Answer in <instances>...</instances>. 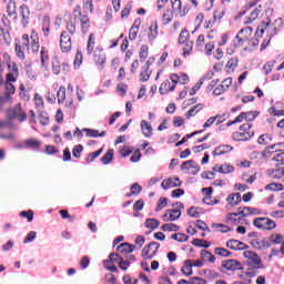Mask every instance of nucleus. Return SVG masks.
Wrapping results in <instances>:
<instances>
[{
  "instance_id": "nucleus-62",
  "label": "nucleus",
  "mask_w": 284,
  "mask_h": 284,
  "mask_svg": "<svg viewBox=\"0 0 284 284\" xmlns=\"http://www.w3.org/2000/svg\"><path fill=\"white\" fill-rule=\"evenodd\" d=\"M58 103H63L65 101V88L60 87L57 92Z\"/></svg>"
},
{
  "instance_id": "nucleus-55",
  "label": "nucleus",
  "mask_w": 284,
  "mask_h": 284,
  "mask_svg": "<svg viewBox=\"0 0 284 284\" xmlns=\"http://www.w3.org/2000/svg\"><path fill=\"white\" fill-rule=\"evenodd\" d=\"M52 72L53 74H61V61H59V58L53 59Z\"/></svg>"
},
{
  "instance_id": "nucleus-17",
  "label": "nucleus",
  "mask_w": 284,
  "mask_h": 284,
  "mask_svg": "<svg viewBox=\"0 0 284 284\" xmlns=\"http://www.w3.org/2000/svg\"><path fill=\"white\" fill-rule=\"evenodd\" d=\"M20 16L22 17L21 23L26 28L30 23V8L27 4L20 7Z\"/></svg>"
},
{
  "instance_id": "nucleus-26",
  "label": "nucleus",
  "mask_w": 284,
  "mask_h": 284,
  "mask_svg": "<svg viewBox=\"0 0 284 284\" xmlns=\"http://www.w3.org/2000/svg\"><path fill=\"white\" fill-rule=\"evenodd\" d=\"M79 17L81 22L82 33L87 34L88 30H90V19L88 18V16H81V12H79Z\"/></svg>"
},
{
  "instance_id": "nucleus-31",
  "label": "nucleus",
  "mask_w": 284,
  "mask_h": 284,
  "mask_svg": "<svg viewBox=\"0 0 284 284\" xmlns=\"http://www.w3.org/2000/svg\"><path fill=\"white\" fill-rule=\"evenodd\" d=\"M150 77H152V71L148 69V67H142V71L140 73V81L142 83H145L146 81H150Z\"/></svg>"
},
{
  "instance_id": "nucleus-10",
  "label": "nucleus",
  "mask_w": 284,
  "mask_h": 284,
  "mask_svg": "<svg viewBox=\"0 0 284 284\" xmlns=\"http://www.w3.org/2000/svg\"><path fill=\"white\" fill-rule=\"evenodd\" d=\"M162 219L165 223H170L173 221H179L181 219V210L176 209H169L166 212L162 215Z\"/></svg>"
},
{
  "instance_id": "nucleus-11",
  "label": "nucleus",
  "mask_w": 284,
  "mask_h": 284,
  "mask_svg": "<svg viewBox=\"0 0 284 284\" xmlns=\"http://www.w3.org/2000/svg\"><path fill=\"white\" fill-rule=\"evenodd\" d=\"M222 267L229 272H236V270H243V264L237 260H226L222 262Z\"/></svg>"
},
{
  "instance_id": "nucleus-45",
  "label": "nucleus",
  "mask_w": 284,
  "mask_h": 284,
  "mask_svg": "<svg viewBox=\"0 0 284 284\" xmlns=\"http://www.w3.org/2000/svg\"><path fill=\"white\" fill-rule=\"evenodd\" d=\"M31 40L32 52H39V38H37V33L34 31L31 33Z\"/></svg>"
},
{
  "instance_id": "nucleus-23",
  "label": "nucleus",
  "mask_w": 284,
  "mask_h": 284,
  "mask_svg": "<svg viewBox=\"0 0 284 284\" xmlns=\"http://www.w3.org/2000/svg\"><path fill=\"white\" fill-rule=\"evenodd\" d=\"M192 263H194V260L184 261V265L181 268V272L184 274V276H192V274H194V271H192Z\"/></svg>"
},
{
  "instance_id": "nucleus-27",
  "label": "nucleus",
  "mask_w": 284,
  "mask_h": 284,
  "mask_svg": "<svg viewBox=\"0 0 284 284\" xmlns=\"http://www.w3.org/2000/svg\"><path fill=\"white\" fill-rule=\"evenodd\" d=\"M7 14L8 17H14V19H17V2H14V0H9L7 4Z\"/></svg>"
},
{
  "instance_id": "nucleus-3",
  "label": "nucleus",
  "mask_w": 284,
  "mask_h": 284,
  "mask_svg": "<svg viewBox=\"0 0 284 284\" xmlns=\"http://www.w3.org/2000/svg\"><path fill=\"white\" fill-rule=\"evenodd\" d=\"M284 143H275L266 146L264 150V154H273L272 160L280 163V165L284 166Z\"/></svg>"
},
{
  "instance_id": "nucleus-8",
  "label": "nucleus",
  "mask_w": 284,
  "mask_h": 284,
  "mask_svg": "<svg viewBox=\"0 0 284 284\" xmlns=\"http://www.w3.org/2000/svg\"><path fill=\"white\" fill-rule=\"evenodd\" d=\"M122 258L123 257H121V255H119V253H110L109 260H104L103 265H104L105 270H108L109 272H118L119 270L116 268V265H114V263H116L119 265L120 261Z\"/></svg>"
},
{
  "instance_id": "nucleus-14",
  "label": "nucleus",
  "mask_w": 284,
  "mask_h": 284,
  "mask_svg": "<svg viewBox=\"0 0 284 284\" xmlns=\"http://www.w3.org/2000/svg\"><path fill=\"white\" fill-rule=\"evenodd\" d=\"M93 61L95 64L100 65V68H103L105 65L106 57L105 53H103V48H97L94 50Z\"/></svg>"
},
{
  "instance_id": "nucleus-41",
  "label": "nucleus",
  "mask_w": 284,
  "mask_h": 284,
  "mask_svg": "<svg viewBox=\"0 0 284 284\" xmlns=\"http://www.w3.org/2000/svg\"><path fill=\"white\" fill-rule=\"evenodd\" d=\"M201 256H202V258H204L205 261H209V263H215V262H216V256H214V255L212 254V252H210V251H207V250H202Z\"/></svg>"
},
{
  "instance_id": "nucleus-47",
  "label": "nucleus",
  "mask_w": 284,
  "mask_h": 284,
  "mask_svg": "<svg viewBox=\"0 0 284 284\" xmlns=\"http://www.w3.org/2000/svg\"><path fill=\"white\" fill-rule=\"evenodd\" d=\"M26 143L27 148H30V150H39V148H41V141L39 140L29 139Z\"/></svg>"
},
{
  "instance_id": "nucleus-18",
  "label": "nucleus",
  "mask_w": 284,
  "mask_h": 284,
  "mask_svg": "<svg viewBox=\"0 0 284 284\" xmlns=\"http://www.w3.org/2000/svg\"><path fill=\"white\" fill-rule=\"evenodd\" d=\"M233 150H234V148H232V145L223 144V145L216 146L214 149V151L212 152V154L214 156H223V154H227V153L232 152Z\"/></svg>"
},
{
  "instance_id": "nucleus-13",
  "label": "nucleus",
  "mask_w": 284,
  "mask_h": 284,
  "mask_svg": "<svg viewBox=\"0 0 284 284\" xmlns=\"http://www.w3.org/2000/svg\"><path fill=\"white\" fill-rule=\"evenodd\" d=\"M181 185H183V182L179 178H169L161 183V187L164 190H170V187H181Z\"/></svg>"
},
{
  "instance_id": "nucleus-39",
  "label": "nucleus",
  "mask_w": 284,
  "mask_h": 284,
  "mask_svg": "<svg viewBox=\"0 0 284 284\" xmlns=\"http://www.w3.org/2000/svg\"><path fill=\"white\" fill-rule=\"evenodd\" d=\"M40 60H41V65L42 68H45L48 64V61H50V55L48 54V51L45 48L42 47L40 51Z\"/></svg>"
},
{
  "instance_id": "nucleus-49",
  "label": "nucleus",
  "mask_w": 284,
  "mask_h": 284,
  "mask_svg": "<svg viewBox=\"0 0 284 284\" xmlns=\"http://www.w3.org/2000/svg\"><path fill=\"white\" fill-rule=\"evenodd\" d=\"M245 41H247V40L240 33H237L233 40V45H234V48H241V47H243Z\"/></svg>"
},
{
  "instance_id": "nucleus-33",
  "label": "nucleus",
  "mask_w": 284,
  "mask_h": 284,
  "mask_svg": "<svg viewBox=\"0 0 284 284\" xmlns=\"http://www.w3.org/2000/svg\"><path fill=\"white\" fill-rule=\"evenodd\" d=\"M13 73L7 74V83H16L17 77H19V68H17V64L12 67Z\"/></svg>"
},
{
  "instance_id": "nucleus-24",
  "label": "nucleus",
  "mask_w": 284,
  "mask_h": 284,
  "mask_svg": "<svg viewBox=\"0 0 284 284\" xmlns=\"http://www.w3.org/2000/svg\"><path fill=\"white\" fill-rule=\"evenodd\" d=\"M261 12H263V7L258 6L257 8H255L251 13L250 17L246 18L245 23L250 24L252 23V21H256V19H258V14H261Z\"/></svg>"
},
{
  "instance_id": "nucleus-36",
  "label": "nucleus",
  "mask_w": 284,
  "mask_h": 284,
  "mask_svg": "<svg viewBox=\"0 0 284 284\" xmlns=\"http://www.w3.org/2000/svg\"><path fill=\"white\" fill-rule=\"evenodd\" d=\"M161 225V222L156 219H146L145 227L148 230H156Z\"/></svg>"
},
{
  "instance_id": "nucleus-58",
  "label": "nucleus",
  "mask_w": 284,
  "mask_h": 284,
  "mask_svg": "<svg viewBox=\"0 0 284 284\" xmlns=\"http://www.w3.org/2000/svg\"><path fill=\"white\" fill-rule=\"evenodd\" d=\"M4 88H6L4 97H10V95L14 94V92L17 91V89L13 87L12 82H6Z\"/></svg>"
},
{
  "instance_id": "nucleus-30",
  "label": "nucleus",
  "mask_w": 284,
  "mask_h": 284,
  "mask_svg": "<svg viewBox=\"0 0 284 284\" xmlns=\"http://www.w3.org/2000/svg\"><path fill=\"white\" fill-rule=\"evenodd\" d=\"M203 274L205 276V278H207L209 281H215V278H221V274H219V272L214 271V270H203Z\"/></svg>"
},
{
  "instance_id": "nucleus-60",
  "label": "nucleus",
  "mask_w": 284,
  "mask_h": 284,
  "mask_svg": "<svg viewBox=\"0 0 284 284\" xmlns=\"http://www.w3.org/2000/svg\"><path fill=\"white\" fill-rule=\"evenodd\" d=\"M194 225H195V227H197V230H202V232H211L207 224L205 222H203V220L195 221Z\"/></svg>"
},
{
  "instance_id": "nucleus-63",
  "label": "nucleus",
  "mask_w": 284,
  "mask_h": 284,
  "mask_svg": "<svg viewBox=\"0 0 284 284\" xmlns=\"http://www.w3.org/2000/svg\"><path fill=\"white\" fill-rule=\"evenodd\" d=\"M148 50L149 47L143 44L140 49V61L141 63H143V61H145L148 59Z\"/></svg>"
},
{
  "instance_id": "nucleus-2",
  "label": "nucleus",
  "mask_w": 284,
  "mask_h": 284,
  "mask_svg": "<svg viewBox=\"0 0 284 284\" xmlns=\"http://www.w3.org/2000/svg\"><path fill=\"white\" fill-rule=\"evenodd\" d=\"M252 123H244L240 125V131L232 134L233 141H251L254 138V130Z\"/></svg>"
},
{
  "instance_id": "nucleus-46",
  "label": "nucleus",
  "mask_w": 284,
  "mask_h": 284,
  "mask_svg": "<svg viewBox=\"0 0 284 284\" xmlns=\"http://www.w3.org/2000/svg\"><path fill=\"white\" fill-rule=\"evenodd\" d=\"M183 57H190L192 50L194 49V42L190 41L183 43Z\"/></svg>"
},
{
  "instance_id": "nucleus-48",
  "label": "nucleus",
  "mask_w": 284,
  "mask_h": 284,
  "mask_svg": "<svg viewBox=\"0 0 284 284\" xmlns=\"http://www.w3.org/2000/svg\"><path fill=\"white\" fill-rule=\"evenodd\" d=\"M213 192H214V189L212 186L202 189V193L204 194L203 203H207V201H210V199H212Z\"/></svg>"
},
{
  "instance_id": "nucleus-44",
  "label": "nucleus",
  "mask_w": 284,
  "mask_h": 284,
  "mask_svg": "<svg viewBox=\"0 0 284 284\" xmlns=\"http://www.w3.org/2000/svg\"><path fill=\"white\" fill-rule=\"evenodd\" d=\"M214 254H216L217 256H223L224 258H226L227 256H232V252L224 247H215Z\"/></svg>"
},
{
  "instance_id": "nucleus-56",
  "label": "nucleus",
  "mask_w": 284,
  "mask_h": 284,
  "mask_svg": "<svg viewBox=\"0 0 284 284\" xmlns=\"http://www.w3.org/2000/svg\"><path fill=\"white\" fill-rule=\"evenodd\" d=\"M241 37H243L246 41L252 37L253 29L252 27H245L241 29L240 31Z\"/></svg>"
},
{
  "instance_id": "nucleus-40",
  "label": "nucleus",
  "mask_w": 284,
  "mask_h": 284,
  "mask_svg": "<svg viewBox=\"0 0 284 284\" xmlns=\"http://www.w3.org/2000/svg\"><path fill=\"white\" fill-rule=\"evenodd\" d=\"M283 235L281 234H272L268 239V243L271 245H281L283 243Z\"/></svg>"
},
{
  "instance_id": "nucleus-50",
  "label": "nucleus",
  "mask_w": 284,
  "mask_h": 284,
  "mask_svg": "<svg viewBox=\"0 0 284 284\" xmlns=\"http://www.w3.org/2000/svg\"><path fill=\"white\" fill-rule=\"evenodd\" d=\"M20 216L22 219H27L29 223H32V221H34V212L32 210L21 211Z\"/></svg>"
},
{
  "instance_id": "nucleus-22",
  "label": "nucleus",
  "mask_w": 284,
  "mask_h": 284,
  "mask_svg": "<svg viewBox=\"0 0 284 284\" xmlns=\"http://www.w3.org/2000/svg\"><path fill=\"white\" fill-rule=\"evenodd\" d=\"M140 128L145 139H150V136H152V124H149L148 121L142 120L140 123Z\"/></svg>"
},
{
  "instance_id": "nucleus-1",
  "label": "nucleus",
  "mask_w": 284,
  "mask_h": 284,
  "mask_svg": "<svg viewBox=\"0 0 284 284\" xmlns=\"http://www.w3.org/2000/svg\"><path fill=\"white\" fill-rule=\"evenodd\" d=\"M266 33L267 41H263L261 45V50H265L270 42L272 41V37H276L278 34L277 28L273 26V23L267 19V21H262L255 31V37L260 39L263 34Z\"/></svg>"
},
{
  "instance_id": "nucleus-12",
  "label": "nucleus",
  "mask_w": 284,
  "mask_h": 284,
  "mask_svg": "<svg viewBox=\"0 0 284 284\" xmlns=\"http://www.w3.org/2000/svg\"><path fill=\"white\" fill-rule=\"evenodd\" d=\"M267 175L270 179H275L277 181H281L282 179L284 181V166L276 165L274 169H268Z\"/></svg>"
},
{
  "instance_id": "nucleus-37",
  "label": "nucleus",
  "mask_w": 284,
  "mask_h": 284,
  "mask_svg": "<svg viewBox=\"0 0 284 284\" xmlns=\"http://www.w3.org/2000/svg\"><path fill=\"white\" fill-rule=\"evenodd\" d=\"M171 239L173 241H178V243H186L190 236H187L185 233H174L171 235Z\"/></svg>"
},
{
  "instance_id": "nucleus-21",
  "label": "nucleus",
  "mask_w": 284,
  "mask_h": 284,
  "mask_svg": "<svg viewBox=\"0 0 284 284\" xmlns=\"http://www.w3.org/2000/svg\"><path fill=\"white\" fill-rule=\"evenodd\" d=\"M82 132H85L89 139H99L108 134V132L105 131H102L101 133H99V130H94V129H83Z\"/></svg>"
},
{
  "instance_id": "nucleus-34",
  "label": "nucleus",
  "mask_w": 284,
  "mask_h": 284,
  "mask_svg": "<svg viewBox=\"0 0 284 284\" xmlns=\"http://www.w3.org/2000/svg\"><path fill=\"white\" fill-rule=\"evenodd\" d=\"M239 214L236 213H227L226 214V223H232V225H239L241 223L242 219L236 217Z\"/></svg>"
},
{
  "instance_id": "nucleus-9",
  "label": "nucleus",
  "mask_w": 284,
  "mask_h": 284,
  "mask_svg": "<svg viewBox=\"0 0 284 284\" xmlns=\"http://www.w3.org/2000/svg\"><path fill=\"white\" fill-rule=\"evenodd\" d=\"M60 48L62 52H70L72 50V37L68 31H62L60 34Z\"/></svg>"
},
{
  "instance_id": "nucleus-29",
  "label": "nucleus",
  "mask_w": 284,
  "mask_h": 284,
  "mask_svg": "<svg viewBox=\"0 0 284 284\" xmlns=\"http://www.w3.org/2000/svg\"><path fill=\"white\" fill-rule=\"evenodd\" d=\"M226 201H227L229 205H232V207L239 205V203H241V193H233V194L229 195Z\"/></svg>"
},
{
  "instance_id": "nucleus-5",
  "label": "nucleus",
  "mask_w": 284,
  "mask_h": 284,
  "mask_svg": "<svg viewBox=\"0 0 284 284\" xmlns=\"http://www.w3.org/2000/svg\"><path fill=\"white\" fill-rule=\"evenodd\" d=\"M244 258H247L248 265L254 267V270H265V265L263 264V260L261 256L253 251H244L243 253Z\"/></svg>"
},
{
  "instance_id": "nucleus-52",
  "label": "nucleus",
  "mask_w": 284,
  "mask_h": 284,
  "mask_svg": "<svg viewBox=\"0 0 284 284\" xmlns=\"http://www.w3.org/2000/svg\"><path fill=\"white\" fill-rule=\"evenodd\" d=\"M173 17H174V13L171 10H166V12L163 13L162 16L163 26H168V23L172 21Z\"/></svg>"
},
{
  "instance_id": "nucleus-35",
  "label": "nucleus",
  "mask_w": 284,
  "mask_h": 284,
  "mask_svg": "<svg viewBox=\"0 0 284 284\" xmlns=\"http://www.w3.org/2000/svg\"><path fill=\"white\" fill-rule=\"evenodd\" d=\"M201 110H203V104L194 105L192 109H190L186 112V119H192V116H196V114H199V112H201Z\"/></svg>"
},
{
  "instance_id": "nucleus-38",
  "label": "nucleus",
  "mask_w": 284,
  "mask_h": 284,
  "mask_svg": "<svg viewBox=\"0 0 284 284\" xmlns=\"http://www.w3.org/2000/svg\"><path fill=\"white\" fill-rule=\"evenodd\" d=\"M162 232H179L181 227L174 223H166L161 226Z\"/></svg>"
},
{
  "instance_id": "nucleus-4",
  "label": "nucleus",
  "mask_w": 284,
  "mask_h": 284,
  "mask_svg": "<svg viewBox=\"0 0 284 284\" xmlns=\"http://www.w3.org/2000/svg\"><path fill=\"white\" fill-rule=\"evenodd\" d=\"M30 50V36L28 33L22 34V42H16L14 51L21 61H26V52Z\"/></svg>"
},
{
  "instance_id": "nucleus-53",
  "label": "nucleus",
  "mask_w": 284,
  "mask_h": 284,
  "mask_svg": "<svg viewBox=\"0 0 284 284\" xmlns=\"http://www.w3.org/2000/svg\"><path fill=\"white\" fill-rule=\"evenodd\" d=\"M265 190H268L271 192H281L283 191V184L281 183H271L265 186Z\"/></svg>"
},
{
  "instance_id": "nucleus-32",
  "label": "nucleus",
  "mask_w": 284,
  "mask_h": 284,
  "mask_svg": "<svg viewBox=\"0 0 284 284\" xmlns=\"http://www.w3.org/2000/svg\"><path fill=\"white\" fill-rule=\"evenodd\" d=\"M95 40H97V38L94 37L93 33H91L89 36V40L87 43V54L91 55L92 52H94Z\"/></svg>"
},
{
  "instance_id": "nucleus-54",
  "label": "nucleus",
  "mask_w": 284,
  "mask_h": 284,
  "mask_svg": "<svg viewBox=\"0 0 284 284\" xmlns=\"http://www.w3.org/2000/svg\"><path fill=\"white\" fill-rule=\"evenodd\" d=\"M217 172L220 174H230V173L234 172V166H232L230 164H223L219 168Z\"/></svg>"
},
{
  "instance_id": "nucleus-64",
  "label": "nucleus",
  "mask_w": 284,
  "mask_h": 284,
  "mask_svg": "<svg viewBox=\"0 0 284 284\" xmlns=\"http://www.w3.org/2000/svg\"><path fill=\"white\" fill-rule=\"evenodd\" d=\"M81 152H83V145L78 144L73 148L72 154L74 159H81Z\"/></svg>"
},
{
  "instance_id": "nucleus-51",
  "label": "nucleus",
  "mask_w": 284,
  "mask_h": 284,
  "mask_svg": "<svg viewBox=\"0 0 284 284\" xmlns=\"http://www.w3.org/2000/svg\"><path fill=\"white\" fill-rule=\"evenodd\" d=\"M164 207H168V197L161 196L158 201L155 212H161V210H164Z\"/></svg>"
},
{
  "instance_id": "nucleus-15",
  "label": "nucleus",
  "mask_w": 284,
  "mask_h": 284,
  "mask_svg": "<svg viewBox=\"0 0 284 284\" xmlns=\"http://www.w3.org/2000/svg\"><path fill=\"white\" fill-rule=\"evenodd\" d=\"M172 11L175 14H179V17H185L187 14V11H185V8L183 9L181 4V0H171Z\"/></svg>"
},
{
  "instance_id": "nucleus-59",
  "label": "nucleus",
  "mask_w": 284,
  "mask_h": 284,
  "mask_svg": "<svg viewBox=\"0 0 284 284\" xmlns=\"http://www.w3.org/2000/svg\"><path fill=\"white\" fill-rule=\"evenodd\" d=\"M195 165H197L196 164V162L194 161V160H189V161H185V162H183L182 163V165H181V170L182 171H190V170H192Z\"/></svg>"
},
{
  "instance_id": "nucleus-57",
  "label": "nucleus",
  "mask_w": 284,
  "mask_h": 284,
  "mask_svg": "<svg viewBox=\"0 0 284 284\" xmlns=\"http://www.w3.org/2000/svg\"><path fill=\"white\" fill-rule=\"evenodd\" d=\"M189 41H190V33L187 32V30L181 31L179 37V43L183 45V43H187Z\"/></svg>"
},
{
  "instance_id": "nucleus-20",
  "label": "nucleus",
  "mask_w": 284,
  "mask_h": 284,
  "mask_svg": "<svg viewBox=\"0 0 284 284\" xmlns=\"http://www.w3.org/2000/svg\"><path fill=\"white\" fill-rule=\"evenodd\" d=\"M251 245L255 247V250H264V247H272L270 242L261 239H254L251 241Z\"/></svg>"
},
{
  "instance_id": "nucleus-7",
  "label": "nucleus",
  "mask_w": 284,
  "mask_h": 284,
  "mask_svg": "<svg viewBox=\"0 0 284 284\" xmlns=\"http://www.w3.org/2000/svg\"><path fill=\"white\" fill-rule=\"evenodd\" d=\"M254 227L257 230H274L276 227V222L270 217H256L253 221Z\"/></svg>"
},
{
  "instance_id": "nucleus-42",
  "label": "nucleus",
  "mask_w": 284,
  "mask_h": 284,
  "mask_svg": "<svg viewBox=\"0 0 284 284\" xmlns=\"http://www.w3.org/2000/svg\"><path fill=\"white\" fill-rule=\"evenodd\" d=\"M257 143L258 145H270V143H272V135L271 134H262L258 139H257Z\"/></svg>"
},
{
  "instance_id": "nucleus-6",
  "label": "nucleus",
  "mask_w": 284,
  "mask_h": 284,
  "mask_svg": "<svg viewBox=\"0 0 284 284\" xmlns=\"http://www.w3.org/2000/svg\"><path fill=\"white\" fill-rule=\"evenodd\" d=\"M159 247L161 244L159 242H151L145 245L142 250V258L145 261H152L156 254H159Z\"/></svg>"
},
{
  "instance_id": "nucleus-16",
  "label": "nucleus",
  "mask_w": 284,
  "mask_h": 284,
  "mask_svg": "<svg viewBox=\"0 0 284 284\" xmlns=\"http://www.w3.org/2000/svg\"><path fill=\"white\" fill-rule=\"evenodd\" d=\"M159 37V23L156 21L151 22L149 28L148 39L150 43H154V40Z\"/></svg>"
},
{
  "instance_id": "nucleus-28",
  "label": "nucleus",
  "mask_w": 284,
  "mask_h": 284,
  "mask_svg": "<svg viewBox=\"0 0 284 284\" xmlns=\"http://www.w3.org/2000/svg\"><path fill=\"white\" fill-rule=\"evenodd\" d=\"M20 112H21V104L19 103L14 108L9 109L7 111V116L9 121H13V119L17 118Z\"/></svg>"
},
{
  "instance_id": "nucleus-61",
  "label": "nucleus",
  "mask_w": 284,
  "mask_h": 284,
  "mask_svg": "<svg viewBox=\"0 0 284 284\" xmlns=\"http://www.w3.org/2000/svg\"><path fill=\"white\" fill-rule=\"evenodd\" d=\"M39 122H40V125H49L50 118L48 116V113L40 112V114H39Z\"/></svg>"
},
{
  "instance_id": "nucleus-43",
  "label": "nucleus",
  "mask_w": 284,
  "mask_h": 284,
  "mask_svg": "<svg viewBox=\"0 0 284 284\" xmlns=\"http://www.w3.org/2000/svg\"><path fill=\"white\" fill-rule=\"evenodd\" d=\"M258 114H261L258 111H247L244 112V119L245 121H247V123H252V121L256 120V116H258Z\"/></svg>"
},
{
  "instance_id": "nucleus-19",
  "label": "nucleus",
  "mask_w": 284,
  "mask_h": 284,
  "mask_svg": "<svg viewBox=\"0 0 284 284\" xmlns=\"http://www.w3.org/2000/svg\"><path fill=\"white\" fill-rule=\"evenodd\" d=\"M136 250V245L124 242L116 247L121 254H132Z\"/></svg>"
},
{
  "instance_id": "nucleus-25",
  "label": "nucleus",
  "mask_w": 284,
  "mask_h": 284,
  "mask_svg": "<svg viewBox=\"0 0 284 284\" xmlns=\"http://www.w3.org/2000/svg\"><path fill=\"white\" fill-rule=\"evenodd\" d=\"M114 159V149H109L106 153L101 158V163L103 165H110Z\"/></svg>"
}]
</instances>
